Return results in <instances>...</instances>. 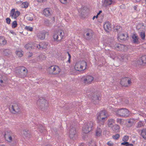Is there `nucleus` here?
<instances>
[{
	"mask_svg": "<svg viewBox=\"0 0 146 146\" xmlns=\"http://www.w3.org/2000/svg\"><path fill=\"white\" fill-rule=\"evenodd\" d=\"M102 11H99V13L97 14L98 15H99L100 14V13H102Z\"/></svg>",
	"mask_w": 146,
	"mask_h": 146,
	"instance_id": "680f3d73",
	"label": "nucleus"
},
{
	"mask_svg": "<svg viewBox=\"0 0 146 146\" xmlns=\"http://www.w3.org/2000/svg\"><path fill=\"white\" fill-rule=\"evenodd\" d=\"M132 38L133 42L135 43L138 44L139 43V37L135 34H133L132 35Z\"/></svg>",
	"mask_w": 146,
	"mask_h": 146,
	"instance_id": "4be33fe9",
	"label": "nucleus"
},
{
	"mask_svg": "<svg viewBox=\"0 0 146 146\" xmlns=\"http://www.w3.org/2000/svg\"><path fill=\"white\" fill-rule=\"evenodd\" d=\"M93 102L95 104H98L99 103L101 100V96L97 92L93 94L92 95Z\"/></svg>",
	"mask_w": 146,
	"mask_h": 146,
	"instance_id": "9b49d317",
	"label": "nucleus"
},
{
	"mask_svg": "<svg viewBox=\"0 0 146 146\" xmlns=\"http://www.w3.org/2000/svg\"><path fill=\"white\" fill-rule=\"evenodd\" d=\"M33 46L35 47V48H36L38 49H41V46L40 45V43L39 44H37L36 43H33Z\"/></svg>",
	"mask_w": 146,
	"mask_h": 146,
	"instance_id": "58836bf2",
	"label": "nucleus"
},
{
	"mask_svg": "<svg viewBox=\"0 0 146 146\" xmlns=\"http://www.w3.org/2000/svg\"><path fill=\"white\" fill-rule=\"evenodd\" d=\"M10 33L13 35H16V33L13 31H10Z\"/></svg>",
	"mask_w": 146,
	"mask_h": 146,
	"instance_id": "5fc2aeb1",
	"label": "nucleus"
},
{
	"mask_svg": "<svg viewBox=\"0 0 146 146\" xmlns=\"http://www.w3.org/2000/svg\"><path fill=\"white\" fill-rule=\"evenodd\" d=\"M16 54L17 55L20 57H22L23 55V52L21 50L17 51Z\"/></svg>",
	"mask_w": 146,
	"mask_h": 146,
	"instance_id": "f704fd0d",
	"label": "nucleus"
},
{
	"mask_svg": "<svg viewBox=\"0 0 146 146\" xmlns=\"http://www.w3.org/2000/svg\"><path fill=\"white\" fill-rule=\"evenodd\" d=\"M19 70L21 72L20 77L24 78L26 76L28 71L26 68L23 66L20 67L19 68Z\"/></svg>",
	"mask_w": 146,
	"mask_h": 146,
	"instance_id": "4468645a",
	"label": "nucleus"
},
{
	"mask_svg": "<svg viewBox=\"0 0 146 146\" xmlns=\"http://www.w3.org/2000/svg\"><path fill=\"white\" fill-rule=\"evenodd\" d=\"M111 128L113 131L117 133L119 131V127L117 125H113Z\"/></svg>",
	"mask_w": 146,
	"mask_h": 146,
	"instance_id": "a878e982",
	"label": "nucleus"
},
{
	"mask_svg": "<svg viewBox=\"0 0 146 146\" xmlns=\"http://www.w3.org/2000/svg\"><path fill=\"white\" fill-rule=\"evenodd\" d=\"M134 9L135 10L137 11V7L136 6H134L133 7Z\"/></svg>",
	"mask_w": 146,
	"mask_h": 146,
	"instance_id": "bf43d9fd",
	"label": "nucleus"
},
{
	"mask_svg": "<svg viewBox=\"0 0 146 146\" xmlns=\"http://www.w3.org/2000/svg\"><path fill=\"white\" fill-rule=\"evenodd\" d=\"M11 132L9 130L5 131V134L4 136V137H6L5 136L6 135H10V134H11Z\"/></svg>",
	"mask_w": 146,
	"mask_h": 146,
	"instance_id": "a18cd8bd",
	"label": "nucleus"
},
{
	"mask_svg": "<svg viewBox=\"0 0 146 146\" xmlns=\"http://www.w3.org/2000/svg\"><path fill=\"white\" fill-rule=\"evenodd\" d=\"M46 146H52L51 145H46Z\"/></svg>",
	"mask_w": 146,
	"mask_h": 146,
	"instance_id": "338daca9",
	"label": "nucleus"
},
{
	"mask_svg": "<svg viewBox=\"0 0 146 146\" xmlns=\"http://www.w3.org/2000/svg\"><path fill=\"white\" fill-rule=\"evenodd\" d=\"M25 48L29 50L35 48V47L33 46V43H28L27 44L25 45Z\"/></svg>",
	"mask_w": 146,
	"mask_h": 146,
	"instance_id": "5701e85b",
	"label": "nucleus"
},
{
	"mask_svg": "<svg viewBox=\"0 0 146 146\" xmlns=\"http://www.w3.org/2000/svg\"><path fill=\"white\" fill-rule=\"evenodd\" d=\"M37 37L40 40L44 39L45 37V33H40L37 35Z\"/></svg>",
	"mask_w": 146,
	"mask_h": 146,
	"instance_id": "bb28decb",
	"label": "nucleus"
},
{
	"mask_svg": "<svg viewBox=\"0 0 146 146\" xmlns=\"http://www.w3.org/2000/svg\"><path fill=\"white\" fill-rule=\"evenodd\" d=\"M67 53L68 56V62L69 63H70V60L71 56L70 54L68 52H67Z\"/></svg>",
	"mask_w": 146,
	"mask_h": 146,
	"instance_id": "49530a36",
	"label": "nucleus"
},
{
	"mask_svg": "<svg viewBox=\"0 0 146 146\" xmlns=\"http://www.w3.org/2000/svg\"><path fill=\"white\" fill-rule=\"evenodd\" d=\"M95 18H96L95 16H94L93 18V19L94 20Z\"/></svg>",
	"mask_w": 146,
	"mask_h": 146,
	"instance_id": "0e129e2a",
	"label": "nucleus"
},
{
	"mask_svg": "<svg viewBox=\"0 0 146 146\" xmlns=\"http://www.w3.org/2000/svg\"><path fill=\"white\" fill-rule=\"evenodd\" d=\"M60 2L62 4L64 5H67L68 4L70 1V0H59Z\"/></svg>",
	"mask_w": 146,
	"mask_h": 146,
	"instance_id": "4c0bfd02",
	"label": "nucleus"
},
{
	"mask_svg": "<svg viewBox=\"0 0 146 146\" xmlns=\"http://www.w3.org/2000/svg\"><path fill=\"white\" fill-rule=\"evenodd\" d=\"M129 38L128 34L127 33H119L118 34V39L119 41H124L127 40Z\"/></svg>",
	"mask_w": 146,
	"mask_h": 146,
	"instance_id": "f8f14e48",
	"label": "nucleus"
},
{
	"mask_svg": "<svg viewBox=\"0 0 146 146\" xmlns=\"http://www.w3.org/2000/svg\"><path fill=\"white\" fill-rule=\"evenodd\" d=\"M129 139V136H125L123 138L122 140L124 142H127V141Z\"/></svg>",
	"mask_w": 146,
	"mask_h": 146,
	"instance_id": "37998d69",
	"label": "nucleus"
},
{
	"mask_svg": "<svg viewBox=\"0 0 146 146\" xmlns=\"http://www.w3.org/2000/svg\"><path fill=\"white\" fill-rule=\"evenodd\" d=\"M87 67V62L82 60L76 62L75 64L74 68L76 71L80 72L85 70Z\"/></svg>",
	"mask_w": 146,
	"mask_h": 146,
	"instance_id": "7ed1b4c3",
	"label": "nucleus"
},
{
	"mask_svg": "<svg viewBox=\"0 0 146 146\" xmlns=\"http://www.w3.org/2000/svg\"><path fill=\"white\" fill-rule=\"evenodd\" d=\"M7 44V41L5 38L3 36H0V46H3Z\"/></svg>",
	"mask_w": 146,
	"mask_h": 146,
	"instance_id": "aec40b11",
	"label": "nucleus"
},
{
	"mask_svg": "<svg viewBox=\"0 0 146 146\" xmlns=\"http://www.w3.org/2000/svg\"><path fill=\"white\" fill-rule=\"evenodd\" d=\"M25 29L27 31H32L33 30V28L30 26H26L25 27Z\"/></svg>",
	"mask_w": 146,
	"mask_h": 146,
	"instance_id": "ea45409f",
	"label": "nucleus"
},
{
	"mask_svg": "<svg viewBox=\"0 0 146 146\" xmlns=\"http://www.w3.org/2000/svg\"><path fill=\"white\" fill-rule=\"evenodd\" d=\"M124 103L125 104H128L129 103V102L128 100L127 99H123Z\"/></svg>",
	"mask_w": 146,
	"mask_h": 146,
	"instance_id": "09e8293b",
	"label": "nucleus"
},
{
	"mask_svg": "<svg viewBox=\"0 0 146 146\" xmlns=\"http://www.w3.org/2000/svg\"><path fill=\"white\" fill-rule=\"evenodd\" d=\"M142 115H142V116H143V117L144 118H145V117H144V116L145 115V114H142Z\"/></svg>",
	"mask_w": 146,
	"mask_h": 146,
	"instance_id": "e2e57ef3",
	"label": "nucleus"
},
{
	"mask_svg": "<svg viewBox=\"0 0 146 146\" xmlns=\"http://www.w3.org/2000/svg\"><path fill=\"white\" fill-rule=\"evenodd\" d=\"M111 24L109 22H106L104 25V28L105 31L108 32L111 29Z\"/></svg>",
	"mask_w": 146,
	"mask_h": 146,
	"instance_id": "a211bd4d",
	"label": "nucleus"
},
{
	"mask_svg": "<svg viewBox=\"0 0 146 146\" xmlns=\"http://www.w3.org/2000/svg\"><path fill=\"white\" fill-rule=\"evenodd\" d=\"M93 125V123L91 121L86 122L84 124L83 127V132L86 134L89 133L91 131Z\"/></svg>",
	"mask_w": 146,
	"mask_h": 146,
	"instance_id": "0eeeda50",
	"label": "nucleus"
},
{
	"mask_svg": "<svg viewBox=\"0 0 146 146\" xmlns=\"http://www.w3.org/2000/svg\"><path fill=\"white\" fill-rule=\"evenodd\" d=\"M69 133V136L70 139H74L77 136V135L76 134V129L74 125H72L70 126Z\"/></svg>",
	"mask_w": 146,
	"mask_h": 146,
	"instance_id": "1a4fd4ad",
	"label": "nucleus"
},
{
	"mask_svg": "<svg viewBox=\"0 0 146 146\" xmlns=\"http://www.w3.org/2000/svg\"><path fill=\"white\" fill-rule=\"evenodd\" d=\"M140 36L142 40H145V32L144 31L141 32L140 33Z\"/></svg>",
	"mask_w": 146,
	"mask_h": 146,
	"instance_id": "e433bc0d",
	"label": "nucleus"
},
{
	"mask_svg": "<svg viewBox=\"0 0 146 146\" xmlns=\"http://www.w3.org/2000/svg\"><path fill=\"white\" fill-rule=\"evenodd\" d=\"M94 79V78L93 76L88 75L84 77L83 82L85 84H91Z\"/></svg>",
	"mask_w": 146,
	"mask_h": 146,
	"instance_id": "ddd939ff",
	"label": "nucleus"
},
{
	"mask_svg": "<svg viewBox=\"0 0 146 146\" xmlns=\"http://www.w3.org/2000/svg\"><path fill=\"white\" fill-rule=\"evenodd\" d=\"M47 72L50 74L57 75L61 71V69L58 66H51L49 67L47 70Z\"/></svg>",
	"mask_w": 146,
	"mask_h": 146,
	"instance_id": "39448f33",
	"label": "nucleus"
},
{
	"mask_svg": "<svg viewBox=\"0 0 146 146\" xmlns=\"http://www.w3.org/2000/svg\"><path fill=\"white\" fill-rule=\"evenodd\" d=\"M127 143L125 146H133V145L132 144H129V142H127Z\"/></svg>",
	"mask_w": 146,
	"mask_h": 146,
	"instance_id": "864d4df0",
	"label": "nucleus"
},
{
	"mask_svg": "<svg viewBox=\"0 0 146 146\" xmlns=\"http://www.w3.org/2000/svg\"><path fill=\"white\" fill-rule=\"evenodd\" d=\"M17 21H15L12 23V27L13 28H15L17 27Z\"/></svg>",
	"mask_w": 146,
	"mask_h": 146,
	"instance_id": "79ce46f5",
	"label": "nucleus"
},
{
	"mask_svg": "<svg viewBox=\"0 0 146 146\" xmlns=\"http://www.w3.org/2000/svg\"><path fill=\"white\" fill-rule=\"evenodd\" d=\"M112 0H105L104 5L105 6H107L111 5L112 3Z\"/></svg>",
	"mask_w": 146,
	"mask_h": 146,
	"instance_id": "c85d7f7f",
	"label": "nucleus"
},
{
	"mask_svg": "<svg viewBox=\"0 0 146 146\" xmlns=\"http://www.w3.org/2000/svg\"><path fill=\"white\" fill-rule=\"evenodd\" d=\"M146 64V55L142 56L139 60V64L140 65H144Z\"/></svg>",
	"mask_w": 146,
	"mask_h": 146,
	"instance_id": "6ab92c4d",
	"label": "nucleus"
},
{
	"mask_svg": "<svg viewBox=\"0 0 146 146\" xmlns=\"http://www.w3.org/2000/svg\"><path fill=\"white\" fill-rule=\"evenodd\" d=\"M64 33V31L61 29L55 30L54 32L53 37L54 41L60 42L63 39Z\"/></svg>",
	"mask_w": 146,
	"mask_h": 146,
	"instance_id": "f03ea898",
	"label": "nucleus"
},
{
	"mask_svg": "<svg viewBox=\"0 0 146 146\" xmlns=\"http://www.w3.org/2000/svg\"><path fill=\"white\" fill-rule=\"evenodd\" d=\"M141 135L142 137L146 140V129H143L141 130Z\"/></svg>",
	"mask_w": 146,
	"mask_h": 146,
	"instance_id": "c756f323",
	"label": "nucleus"
},
{
	"mask_svg": "<svg viewBox=\"0 0 146 146\" xmlns=\"http://www.w3.org/2000/svg\"><path fill=\"white\" fill-rule=\"evenodd\" d=\"M9 110L12 114H19L21 113L20 107L16 103L13 104L10 106L9 108Z\"/></svg>",
	"mask_w": 146,
	"mask_h": 146,
	"instance_id": "423d86ee",
	"label": "nucleus"
},
{
	"mask_svg": "<svg viewBox=\"0 0 146 146\" xmlns=\"http://www.w3.org/2000/svg\"><path fill=\"white\" fill-rule=\"evenodd\" d=\"M98 15L97 14V15L96 16H95L96 18H97L98 17Z\"/></svg>",
	"mask_w": 146,
	"mask_h": 146,
	"instance_id": "774afa93",
	"label": "nucleus"
},
{
	"mask_svg": "<svg viewBox=\"0 0 146 146\" xmlns=\"http://www.w3.org/2000/svg\"><path fill=\"white\" fill-rule=\"evenodd\" d=\"M94 33L92 30L90 29H88L84 33V36L86 39L89 40L93 37Z\"/></svg>",
	"mask_w": 146,
	"mask_h": 146,
	"instance_id": "9d476101",
	"label": "nucleus"
},
{
	"mask_svg": "<svg viewBox=\"0 0 146 146\" xmlns=\"http://www.w3.org/2000/svg\"><path fill=\"white\" fill-rule=\"evenodd\" d=\"M109 115L105 110H103L100 111L98 114V119H106L109 117Z\"/></svg>",
	"mask_w": 146,
	"mask_h": 146,
	"instance_id": "2eb2a0df",
	"label": "nucleus"
},
{
	"mask_svg": "<svg viewBox=\"0 0 146 146\" xmlns=\"http://www.w3.org/2000/svg\"><path fill=\"white\" fill-rule=\"evenodd\" d=\"M6 22L8 24H9L10 23L11 20L9 18H7L6 19Z\"/></svg>",
	"mask_w": 146,
	"mask_h": 146,
	"instance_id": "de8ad7c7",
	"label": "nucleus"
},
{
	"mask_svg": "<svg viewBox=\"0 0 146 146\" xmlns=\"http://www.w3.org/2000/svg\"><path fill=\"white\" fill-rule=\"evenodd\" d=\"M43 13L45 17H49L51 15L52 9L49 8H46L44 9Z\"/></svg>",
	"mask_w": 146,
	"mask_h": 146,
	"instance_id": "f3484780",
	"label": "nucleus"
},
{
	"mask_svg": "<svg viewBox=\"0 0 146 146\" xmlns=\"http://www.w3.org/2000/svg\"><path fill=\"white\" fill-rule=\"evenodd\" d=\"M21 14L19 11H15V9H12L10 13V15L12 18L16 19Z\"/></svg>",
	"mask_w": 146,
	"mask_h": 146,
	"instance_id": "dca6fc26",
	"label": "nucleus"
},
{
	"mask_svg": "<svg viewBox=\"0 0 146 146\" xmlns=\"http://www.w3.org/2000/svg\"><path fill=\"white\" fill-rule=\"evenodd\" d=\"M41 49H45L47 46V44L44 42H42L40 43Z\"/></svg>",
	"mask_w": 146,
	"mask_h": 146,
	"instance_id": "72a5a7b5",
	"label": "nucleus"
},
{
	"mask_svg": "<svg viewBox=\"0 0 146 146\" xmlns=\"http://www.w3.org/2000/svg\"><path fill=\"white\" fill-rule=\"evenodd\" d=\"M131 84V80L129 78L125 77L121 80L120 84L122 86L128 87Z\"/></svg>",
	"mask_w": 146,
	"mask_h": 146,
	"instance_id": "6e6552de",
	"label": "nucleus"
},
{
	"mask_svg": "<svg viewBox=\"0 0 146 146\" xmlns=\"http://www.w3.org/2000/svg\"><path fill=\"white\" fill-rule=\"evenodd\" d=\"M124 47V45L121 44H116L114 46L115 49L118 51L122 50Z\"/></svg>",
	"mask_w": 146,
	"mask_h": 146,
	"instance_id": "b1692460",
	"label": "nucleus"
},
{
	"mask_svg": "<svg viewBox=\"0 0 146 146\" xmlns=\"http://www.w3.org/2000/svg\"><path fill=\"white\" fill-rule=\"evenodd\" d=\"M36 125L37 126L38 129L40 133H42L46 131V129L42 125L39 124Z\"/></svg>",
	"mask_w": 146,
	"mask_h": 146,
	"instance_id": "412c9836",
	"label": "nucleus"
},
{
	"mask_svg": "<svg viewBox=\"0 0 146 146\" xmlns=\"http://www.w3.org/2000/svg\"><path fill=\"white\" fill-rule=\"evenodd\" d=\"M23 134L27 137L30 138L31 137L30 131L27 129H25L23 130Z\"/></svg>",
	"mask_w": 146,
	"mask_h": 146,
	"instance_id": "393cba45",
	"label": "nucleus"
},
{
	"mask_svg": "<svg viewBox=\"0 0 146 146\" xmlns=\"http://www.w3.org/2000/svg\"><path fill=\"white\" fill-rule=\"evenodd\" d=\"M113 110L116 115L121 117L126 118L131 114L130 112L126 108H114Z\"/></svg>",
	"mask_w": 146,
	"mask_h": 146,
	"instance_id": "f257e3e1",
	"label": "nucleus"
},
{
	"mask_svg": "<svg viewBox=\"0 0 146 146\" xmlns=\"http://www.w3.org/2000/svg\"><path fill=\"white\" fill-rule=\"evenodd\" d=\"M27 54L28 55V58L29 57H31L32 56H33V53L32 52H28L27 53Z\"/></svg>",
	"mask_w": 146,
	"mask_h": 146,
	"instance_id": "8fccbe9b",
	"label": "nucleus"
},
{
	"mask_svg": "<svg viewBox=\"0 0 146 146\" xmlns=\"http://www.w3.org/2000/svg\"><path fill=\"white\" fill-rule=\"evenodd\" d=\"M0 81L1 83H2L3 82V81L2 80H0Z\"/></svg>",
	"mask_w": 146,
	"mask_h": 146,
	"instance_id": "69168bd1",
	"label": "nucleus"
},
{
	"mask_svg": "<svg viewBox=\"0 0 146 146\" xmlns=\"http://www.w3.org/2000/svg\"><path fill=\"white\" fill-rule=\"evenodd\" d=\"M121 119H117V121L118 123H120L121 122Z\"/></svg>",
	"mask_w": 146,
	"mask_h": 146,
	"instance_id": "13d9d810",
	"label": "nucleus"
},
{
	"mask_svg": "<svg viewBox=\"0 0 146 146\" xmlns=\"http://www.w3.org/2000/svg\"><path fill=\"white\" fill-rule=\"evenodd\" d=\"M6 137H5V140L9 142H11L12 141V137H11V134L9 135H6Z\"/></svg>",
	"mask_w": 146,
	"mask_h": 146,
	"instance_id": "473e14b6",
	"label": "nucleus"
},
{
	"mask_svg": "<svg viewBox=\"0 0 146 146\" xmlns=\"http://www.w3.org/2000/svg\"><path fill=\"white\" fill-rule=\"evenodd\" d=\"M137 29H144L145 28V26L144 25L143 23H140L138 24L137 26Z\"/></svg>",
	"mask_w": 146,
	"mask_h": 146,
	"instance_id": "2f4dec72",
	"label": "nucleus"
},
{
	"mask_svg": "<svg viewBox=\"0 0 146 146\" xmlns=\"http://www.w3.org/2000/svg\"><path fill=\"white\" fill-rule=\"evenodd\" d=\"M127 142H122L121 143V145H125V146L126 145V144H127Z\"/></svg>",
	"mask_w": 146,
	"mask_h": 146,
	"instance_id": "4d7b16f0",
	"label": "nucleus"
},
{
	"mask_svg": "<svg viewBox=\"0 0 146 146\" xmlns=\"http://www.w3.org/2000/svg\"><path fill=\"white\" fill-rule=\"evenodd\" d=\"M37 104L38 108L42 111H46L48 107V102L43 98H39L38 100Z\"/></svg>",
	"mask_w": 146,
	"mask_h": 146,
	"instance_id": "20e7f679",
	"label": "nucleus"
},
{
	"mask_svg": "<svg viewBox=\"0 0 146 146\" xmlns=\"http://www.w3.org/2000/svg\"><path fill=\"white\" fill-rule=\"evenodd\" d=\"M114 123L113 119H109L108 121V125L109 127L111 128L113 126V123Z\"/></svg>",
	"mask_w": 146,
	"mask_h": 146,
	"instance_id": "7c9ffc66",
	"label": "nucleus"
},
{
	"mask_svg": "<svg viewBox=\"0 0 146 146\" xmlns=\"http://www.w3.org/2000/svg\"><path fill=\"white\" fill-rule=\"evenodd\" d=\"M26 19L30 21H32L33 20V16L31 15H27L26 17Z\"/></svg>",
	"mask_w": 146,
	"mask_h": 146,
	"instance_id": "a19ab883",
	"label": "nucleus"
},
{
	"mask_svg": "<svg viewBox=\"0 0 146 146\" xmlns=\"http://www.w3.org/2000/svg\"><path fill=\"white\" fill-rule=\"evenodd\" d=\"M130 119V120H129L128 121V122L129 123H130L131 124V125H132L133 123V119Z\"/></svg>",
	"mask_w": 146,
	"mask_h": 146,
	"instance_id": "603ef678",
	"label": "nucleus"
},
{
	"mask_svg": "<svg viewBox=\"0 0 146 146\" xmlns=\"http://www.w3.org/2000/svg\"><path fill=\"white\" fill-rule=\"evenodd\" d=\"M108 145L109 146H112V144H111L109 142L108 143Z\"/></svg>",
	"mask_w": 146,
	"mask_h": 146,
	"instance_id": "052dcab7",
	"label": "nucleus"
},
{
	"mask_svg": "<svg viewBox=\"0 0 146 146\" xmlns=\"http://www.w3.org/2000/svg\"><path fill=\"white\" fill-rule=\"evenodd\" d=\"M29 5V2L26 1L23 2L21 5V8H27Z\"/></svg>",
	"mask_w": 146,
	"mask_h": 146,
	"instance_id": "cd10ccee",
	"label": "nucleus"
},
{
	"mask_svg": "<svg viewBox=\"0 0 146 146\" xmlns=\"http://www.w3.org/2000/svg\"><path fill=\"white\" fill-rule=\"evenodd\" d=\"M102 131L100 128H97L96 131V135L97 136H100L102 135Z\"/></svg>",
	"mask_w": 146,
	"mask_h": 146,
	"instance_id": "c9c22d12",
	"label": "nucleus"
},
{
	"mask_svg": "<svg viewBox=\"0 0 146 146\" xmlns=\"http://www.w3.org/2000/svg\"><path fill=\"white\" fill-rule=\"evenodd\" d=\"M120 137V135L119 134H116L115 135H113L112 137L115 139H117Z\"/></svg>",
	"mask_w": 146,
	"mask_h": 146,
	"instance_id": "c03bdc74",
	"label": "nucleus"
},
{
	"mask_svg": "<svg viewBox=\"0 0 146 146\" xmlns=\"http://www.w3.org/2000/svg\"><path fill=\"white\" fill-rule=\"evenodd\" d=\"M47 0H37L38 2L40 3H43L45 2Z\"/></svg>",
	"mask_w": 146,
	"mask_h": 146,
	"instance_id": "3c124183",
	"label": "nucleus"
},
{
	"mask_svg": "<svg viewBox=\"0 0 146 146\" xmlns=\"http://www.w3.org/2000/svg\"><path fill=\"white\" fill-rule=\"evenodd\" d=\"M142 125H143V124L141 122L138 123V126L139 127H141Z\"/></svg>",
	"mask_w": 146,
	"mask_h": 146,
	"instance_id": "6e6d98bb",
	"label": "nucleus"
}]
</instances>
